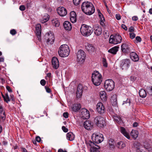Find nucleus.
I'll return each mask as SVG.
<instances>
[{"label":"nucleus","mask_w":152,"mask_h":152,"mask_svg":"<svg viewBox=\"0 0 152 152\" xmlns=\"http://www.w3.org/2000/svg\"><path fill=\"white\" fill-rule=\"evenodd\" d=\"M82 11L85 14L90 15L95 12V8L93 4L90 2L85 1L81 6Z\"/></svg>","instance_id":"f257e3e1"},{"label":"nucleus","mask_w":152,"mask_h":152,"mask_svg":"<svg viewBox=\"0 0 152 152\" xmlns=\"http://www.w3.org/2000/svg\"><path fill=\"white\" fill-rule=\"evenodd\" d=\"M102 75L99 72L95 71L92 75V81L94 85H99L102 81Z\"/></svg>","instance_id":"f03ea898"},{"label":"nucleus","mask_w":152,"mask_h":152,"mask_svg":"<svg viewBox=\"0 0 152 152\" xmlns=\"http://www.w3.org/2000/svg\"><path fill=\"white\" fill-rule=\"evenodd\" d=\"M70 50L69 46L66 44L61 45L59 48V56L62 57H67L69 55Z\"/></svg>","instance_id":"7ed1b4c3"},{"label":"nucleus","mask_w":152,"mask_h":152,"mask_svg":"<svg viewBox=\"0 0 152 152\" xmlns=\"http://www.w3.org/2000/svg\"><path fill=\"white\" fill-rule=\"evenodd\" d=\"M80 32L81 34L85 36H88L90 35L93 32L92 28L90 26L83 24L80 28Z\"/></svg>","instance_id":"20e7f679"},{"label":"nucleus","mask_w":152,"mask_h":152,"mask_svg":"<svg viewBox=\"0 0 152 152\" xmlns=\"http://www.w3.org/2000/svg\"><path fill=\"white\" fill-rule=\"evenodd\" d=\"M92 139L96 143H99L103 140V136L99 132L94 133L92 135Z\"/></svg>","instance_id":"39448f33"},{"label":"nucleus","mask_w":152,"mask_h":152,"mask_svg":"<svg viewBox=\"0 0 152 152\" xmlns=\"http://www.w3.org/2000/svg\"><path fill=\"white\" fill-rule=\"evenodd\" d=\"M104 87L107 91H112L114 88V81L111 79L106 80L104 83Z\"/></svg>","instance_id":"423d86ee"},{"label":"nucleus","mask_w":152,"mask_h":152,"mask_svg":"<svg viewBox=\"0 0 152 152\" xmlns=\"http://www.w3.org/2000/svg\"><path fill=\"white\" fill-rule=\"evenodd\" d=\"M77 61L80 64L84 62L86 57V54L82 50H80L77 52Z\"/></svg>","instance_id":"0eeeda50"},{"label":"nucleus","mask_w":152,"mask_h":152,"mask_svg":"<svg viewBox=\"0 0 152 152\" xmlns=\"http://www.w3.org/2000/svg\"><path fill=\"white\" fill-rule=\"evenodd\" d=\"M130 64V61L129 59H123L121 61L120 66L123 70H126L129 67Z\"/></svg>","instance_id":"6e6552de"},{"label":"nucleus","mask_w":152,"mask_h":152,"mask_svg":"<svg viewBox=\"0 0 152 152\" xmlns=\"http://www.w3.org/2000/svg\"><path fill=\"white\" fill-rule=\"evenodd\" d=\"M94 122L96 125L99 127H102L104 124V119L103 117L98 116L96 117L94 119Z\"/></svg>","instance_id":"1a4fd4ad"},{"label":"nucleus","mask_w":152,"mask_h":152,"mask_svg":"<svg viewBox=\"0 0 152 152\" xmlns=\"http://www.w3.org/2000/svg\"><path fill=\"white\" fill-rule=\"evenodd\" d=\"M45 39L48 44H51L54 42L55 38L53 34L50 32L45 34Z\"/></svg>","instance_id":"9d476101"},{"label":"nucleus","mask_w":152,"mask_h":152,"mask_svg":"<svg viewBox=\"0 0 152 152\" xmlns=\"http://www.w3.org/2000/svg\"><path fill=\"white\" fill-rule=\"evenodd\" d=\"M132 48L130 44L127 43L123 44L121 45V50L125 53H129L130 52Z\"/></svg>","instance_id":"9b49d317"},{"label":"nucleus","mask_w":152,"mask_h":152,"mask_svg":"<svg viewBox=\"0 0 152 152\" xmlns=\"http://www.w3.org/2000/svg\"><path fill=\"white\" fill-rule=\"evenodd\" d=\"M96 110L99 114H102L105 111V107L103 104L101 102L97 103L96 105Z\"/></svg>","instance_id":"f8f14e48"},{"label":"nucleus","mask_w":152,"mask_h":152,"mask_svg":"<svg viewBox=\"0 0 152 152\" xmlns=\"http://www.w3.org/2000/svg\"><path fill=\"white\" fill-rule=\"evenodd\" d=\"M85 47L86 50L88 52L92 54L96 51V48L92 44L88 43H86L85 44Z\"/></svg>","instance_id":"ddd939ff"},{"label":"nucleus","mask_w":152,"mask_h":152,"mask_svg":"<svg viewBox=\"0 0 152 152\" xmlns=\"http://www.w3.org/2000/svg\"><path fill=\"white\" fill-rule=\"evenodd\" d=\"M108 143L109 149L112 151L114 150L116 145L114 140L111 138H109L108 140Z\"/></svg>","instance_id":"4468645a"},{"label":"nucleus","mask_w":152,"mask_h":152,"mask_svg":"<svg viewBox=\"0 0 152 152\" xmlns=\"http://www.w3.org/2000/svg\"><path fill=\"white\" fill-rule=\"evenodd\" d=\"M84 127L85 129L88 130H91L93 127V124L89 120L85 121L83 124Z\"/></svg>","instance_id":"2eb2a0df"},{"label":"nucleus","mask_w":152,"mask_h":152,"mask_svg":"<svg viewBox=\"0 0 152 152\" xmlns=\"http://www.w3.org/2000/svg\"><path fill=\"white\" fill-rule=\"evenodd\" d=\"M57 11L58 14L62 17L65 16L67 14L66 10L63 7H58L57 9Z\"/></svg>","instance_id":"dca6fc26"},{"label":"nucleus","mask_w":152,"mask_h":152,"mask_svg":"<svg viewBox=\"0 0 152 152\" xmlns=\"http://www.w3.org/2000/svg\"><path fill=\"white\" fill-rule=\"evenodd\" d=\"M81 115L84 119H88L90 117L89 111L86 109H83L81 110Z\"/></svg>","instance_id":"f3484780"},{"label":"nucleus","mask_w":152,"mask_h":152,"mask_svg":"<svg viewBox=\"0 0 152 152\" xmlns=\"http://www.w3.org/2000/svg\"><path fill=\"white\" fill-rule=\"evenodd\" d=\"M52 64L53 67L54 69H57L59 67V61L56 57H54L53 58L52 60Z\"/></svg>","instance_id":"a211bd4d"},{"label":"nucleus","mask_w":152,"mask_h":152,"mask_svg":"<svg viewBox=\"0 0 152 152\" xmlns=\"http://www.w3.org/2000/svg\"><path fill=\"white\" fill-rule=\"evenodd\" d=\"M83 89V86L81 84H79L78 86L76 92V96L77 98H80L82 96Z\"/></svg>","instance_id":"6ab92c4d"},{"label":"nucleus","mask_w":152,"mask_h":152,"mask_svg":"<svg viewBox=\"0 0 152 152\" xmlns=\"http://www.w3.org/2000/svg\"><path fill=\"white\" fill-rule=\"evenodd\" d=\"M36 34L37 36L38 40L40 39V35L41 34V25L40 24H37L36 26Z\"/></svg>","instance_id":"aec40b11"},{"label":"nucleus","mask_w":152,"mask_h":152,"mask_svg":"<svg viewBox=\"0 0 152 152\" xmlns=\"http://www.w3.org/2000/svg\"><path fill=\"white\" fill-rule=\"evenodd\" d=\"M70 19L71 22L73 23L76 21V14L75 12L72 11L70 13Z\"/></svg>","instance_id":"412c9836"},{"label":"nucleus","mask_w":152,"mask_h":152,"mask_svg":"<svg viewBox=\"0 0 152 152\" xmlns=\"http://www.w3.org/2000/svg\"><path fill=\"white\" fill-rule=\"evenodd\" d=\"M111 101L112 105L114 106H117L118 103L117 99V96L115 94H113L111 96Z\"/></svg>","instance_id":"4be33fe9"},{"label":"nucleus","mask_w":152,"mask_h":152,"mask_svg":"<svg viewBox=\"0 0 152 152\" xmlns=\"http://www.w3.org/2000/svg\"><path fill=\"white\" fill-rule=\"evenodd\" d=\"M63 26L64 29L66 30L70 31L71 29L72 28L71 23L67 21L64 22Z\"/></svg>","instance_id":"5701e85b"},{"label":"nucleus","mask_w":152,"mask_h":152,"mask_svg":"<svg viewBox=\"0 0 152 152\" xmlns=\"http://www.w3.org/2000/svg\"><path fill=\"white\" fill-rule=\"evenodd\" d=\"M120 131L121 133H122L126 138L128 139H130V137L129 133L126 131L124 128L122 127H121L120 128Z\"/></svg>","instance_id":"b1692460"},{"label":"nucleus","mask_w":152,"mask_h":152,"mask_svg":"<svg viewBox=\"0 0 152 152\" xmlns=\"http://www.w3.org/2000/svg\"><path fill=\"white\" fill-rule=\"evenodd\" d=\"M130 57L131 59L134 61H138L139 59L137 54L134 52H132L130 53Z\"/></svg>","instance_id":"393cba45"},{"label":"nucleus","mask_w":152,"mask_h":152,"mask_svg":"<svg viewBox=\"0 0 152 152\" xmlns=\"http://www.w3.org/2000/svg\"><path fill=\"white\" fill-rule=\"evenodd\" d=\"M99 96L102 101H105L106 100L107 96L106 94L104 91H101L99 93Z\"/></svg>","instance_id":"a878e982"},{"label":"nucleus","mask_w":152,"mask_h":152,"mask_svg":"<svg viewBox=\"0 0 152 152\" xmlns=\"http://www.w3.org/2000/svg\"><path fill=\"white\" fill-rule=\"evenodd\" d=\"M94 30H95L94 31V33L97 36L100 35L102 33V28L100 26L95 27Z\"/></svg>","instance_id":"bb28decb"},{"label":"nucleus","mask_w":152,"mask_h":152,"mask_svg":"<svg viewBox=\"0 0 152 152\" xmlns=\"http://www.w3.org/2000/svg\"><path fill=\"white\" fill-rule=\"evenodd\" d=\"M119 48V47L118 46H115L109 50H108V52L112 54H115L118 51Z\"/></svg>","instance_id":"cd10ccee"},{"label":"nucleus","mask_w":152,"mask_h":152,"mask_svg":"<svg viewBox=\"0 0 152 152\" xmlns=\"http://www.w3.org/2000/svg\"><path fill=\"white\" fill-rule=\"evenodd\" d=\"M66 138L67 140L70 141H72L75 137V136L72 132L68 133L66 135Z\"/></svg>","instance_id":"c85d7f7f"},{"label":"nucleus","mask_w":152,"mask_h":152,"mask_svg":"<svg viewBox=\"0 0 152 152\" xmlns=\"http://www.w3.org/2000/svg\"><path fill=\"white\" fill-rule=\"evenodd\" d=\"M81 108V105L80 104H77L73 105L72 107V110L76 112L79 110Z\"/></svg>","instance_id":"c756f323"},{"label":"nucleus","mask_w":152,"mask_h":152,"mask_svg":"<svg viewBox=\"0 0 152 152\" xmlns=\"http://www.w3.org/2000/svg\"><path fill=\"white\" fill-rule=\"evenodd\" d=\"M109 42L110 43L113 44H118V42L116 41L115 36L113 35H111L110 37L109 40Z\"/></svg>","instance_id":"7c9ffc66"},{"label":"nucleus","mask_w":152,"mask_h":152,"mask_svg":"<svg viewBox=\"0 0 152 152\" xmlns=\"http://www.w3.org/2000/svg\"><path fill=\"white\" fill-rule=\"evenodd\" d=\"M130 134L132 138L135 140L138 137V132L137 131L132 130L131 131Z\"/></svg>","instance_id":"2f4dec72"},{"label":"nucleus","mask_w":152,"mask_h":152,"mask_svg":"<svg viewBox=\"0 0 152 152\" xmlns=\"http://www.w3.org/2000/svg\"><path fill=\"white\" fill-rule=\"evenodd\" d=\"M100 147L96 145L92 147L91 146V152H99L98 150L100 148Z\"/></svg>","instance_id":"473e14b6"},{"label":"nucleus","mask_w":152,"mask_h":152,"mask_svg":"<svg viewBox=\"0 0 152 152\" xmlns=\"http://www.w3.org/2000/svg\"><path fill=\"white\" fill-rule=\"evenodd\" d=\"M125 146V144L121 141L118 142L116 145V147L119 149L123 148Z\"/></svg>","instance_id":"72a5a7b5"},{"label":"nucleus","mask_w":152,"mask_h":152,"mask_svg":"<svg viewBox=\"0 0 152 152\" xmlns=\"http://www.w3.org/2000/svg\"><path fill=\"white\" fill-rule=\"evenodd\" d=\"M140 96L142 98L145 97L146 96V91L143 89H141L139 92Z\"/></svg>","instance_id":"f704fd0d"},{"label":"nucleus","mask_w":152,"mask_h":152,"mask_svg":"<svg viewBox=\"0 0 152 152\" xmlns=\"http://www.w3.org/2000/svg\"><path fill=\"white\" fill-rule=\"evenodd\" d=\"M52 22L53 25L55 27H58L60 25V23L58 19L55 18L53 19Z\"/></svg>","instance_id":"c9c22d12"},{"label":"nucleus","mask_w":152,"mask_h":152,"mask_svg":"<svg viewBox=\"0 0 152 152\" xmlns=\"http://www.w3.org/2000/svg\"><path fill=\"white\" fill-rule=\"evenodd\" d=\"M113 118L115 120V121L117 122L118 123H121V118L117 115H113Z\"/></svg>","instance_id":"e433bc0d"},{"label":"nucleus","mask_w":152,"mask_h":152,"mask_svg":"<svg viewBox=\"0 0 152 152\" xmlns=\"http://www.w3.org/2000/svg\"><path fill=\"white\" fill-rule=\"evenodd\" d=\"M114 36L115 39L116 40V41L118 42V44L120 43L122 40V38L121 36L118 34Z\"/></svg>","instance_id":"4c0bfd02"},{"label":"nucleus","mask_w":152,"mask_h":152,"mask_svg":"<svg viewBox=\"0 0 152 152\" xmlns=\"http://www.w3.org/2000/svg\"><path fill=\"white\" fill-rule=\"evenodd\" d=\"M114 36L115 39L116 40V41L118 42V44L120 43L122 40V38L121 36L118 34Z\"/></svg>","instance_id":"58836bf2"},{"label":"nucleus","mask_w":152,"mask_h":152,"mask_svg":"<svg viewBox=\"0 0 152 152\" xmlns=\"http://www.w3.org/2000/svg\"><path fill=\"white\" fill-rule=\"evenodd\" d=\"M145 89L146 91L149 94L152 95V86H147Z\"/></svg>","instance_id":"ea45409f"},{"label":"nucleus","mask_w":152,"mask_h":152,"mask_svg":"<svg viewBox=\"0 0 152 152\" xmlns=\"http://www.w3.org/2000/svg\"><path fill=\"white\" fill-rule=\"evenodd\" d=\"M4 99V100L7 102L8 103L10 101V99L7 94L6 93L5 95H2Z\"/></svg>","instance_id":"a19ab883"},{"label":"nucleus","mask_w":152,"mask_h":152,"mask_svg":"<svg viewBox=\"0 0 152 152\" xmlns=\"http://www.w3.org/2000/svg\"><path fill=\"white\" fill-rule=\"evenodd\" d=\"M102 61L103 66L107 67V63L106 59L103 58H102Z\"/></svg>","instance_id":"79ce46f5"},{"label":"nucleus","mask_w":152,"mask_h":152,"mask_svg":"<svg viewBox=\"0 0 152 152\" xmlns=\"http://www.w3.org/2000/svg\"><path fill=\"white\" fill-rule=\"evenodd\" d=\"M81 0H73L74 4L75 5H77L80 3Z\"/></svg>","instance_id":"37998d69"},{"label":"nucleus","mask_w":152,"mask_h":152,"mask_svg":"<svg viewBox=\"0 0 152 152\" xmlns=\"http://www.w3.org/2000/svg\"><path fill=\"white\" fill-rule=\"evenodd\" d=\"M131 101L130 99H127V100L125 101H124L122 104V105H124V104H128V105H130V104Z\"/></svg>","instance_id":"c03bdc74"},{"label":"nucleus","mask_w":152,"mask_h":152,"mask_svg":"<svg viewBox=\"0 0 152 152\" xmlns=\"http://www.w3.org/2000/svg\"><path fill=\"white\" fill-rule=\"evenodd\" d=\"M108 109V111L110 114H111L112 115H114L113 114L114 113L112 108L111 107H109Z\"/></svg>","instance_id":"a18cd8bd"},{"label":"nucleus","mask_w":152,"mask_h":152,"mask_svg":"<svg viewBox=\"0 0 152 152\" xmlns=\"http://www.w3.org/2000/svg\"><path fill=\"white\" fill-rule=\"evenodd\" d=\"M10 33L11 34L14 35L16 34V31L15 29H13L10 31Z\"/></svg>","instance_id":"49530a36"},{"label":"nucleus","mask_w":152,"mask_h":152,"mask_svg":"<svg viewBox=\"0 0 152 152\" xmlns=\"http://www.w3.org/2000/svg\"><path fill=\"white\" fill-rule=\"evenodd\" d=\"M49 20V18L48 17V16L46 18H44V17L43 18V20H42V21H41L42 23H45L47 21H48Z\"/></svg>","instance_id":"de8ad7c7"},{"label":"nucleus","mask_w":152,"mask_h":152,"mask_svg":"<svg viewBox=\"0 0 152 152\" xmlns=\"http://www.w3.org/2000/svg\"><path fill=\"white\" fill-rule=\"evenodd\" d=\"M130 37L131 39H134L135 37V34L133 33L129 34Z\"/></svg>","instance_id":"09e8293b"},{"label":"nucleus","mask_w":152,"mask_h":152,"mask_svg":"<svg viewBox=\"0 0 152 152\" xmlns=\"http://www.w3.org/2000/svg\"><path fill=\"white\" fill-rule=\"evenodd\" d=\"M25 7L23 5H21L20 6L19 9L22 11H24L25 10Z\"/></svg>","instance_id":"8fccbe9b"},{"label":"nucleus","mask_w":152,"mask_h":152,"mask_svg":"<svg viewBox=\"0 0 152 152\" xmlns=\"http://www.w3.org/2000/svg\"><path fill=\"white\" fill-rule=\"evenodd\" d=\"M42 86H44L46 84V81L44 79L42 80L40 82Z\"/></svg>","instance_id":"3c124183"},{"label":"nucleus","mask_w":152,"mask_h":152,"mask_svg":"<svg viewBox=\"0 0 152 152\" xmlns=\"http://www.w3.org/2000/svg\"><path fill=\"white\" fill-rule=\"evenodd\" d=\"M48 11L50 12L51 11V9L47 5H45L44 7Z\"/></svg>","instance_id":"603ef678"},{"label":"nucleus","mask_w":152,"mask_h":152,"mask_svg":"<svg viewBox=\"0 0 152 152\" xmlns=\"http://www.w3.org/2000/svg\"><path fill=\"white\" fill-rule=\"evenodd\" d=\"M62 129L63 131L65 132H66L68 131V129L64 126H63L62 127Z\"/></svg>","instance_id":"864d4df0"},{"label":"nucleus","mask_w":152,"mask_h":152,"mask_svg":"<svg viewBox=\"0 0 152 152\" xmlns=\"http://www.w3.org/2000/svg\"><path fill=\"white\" fill-rule=\"evenodd\" d=\"M136 40L138 42H140L141 41L142 39L139 36H137L136 37Z\"/></svg>","instance_id":"5fc2aeb1"},{"label":"nucleus","mask_w":152,"mask_h":152,"mask_svg":"<svg viewBox=\"0 0 152 152\" xmlns=\"http://www.w3.org/2000/svg\"><path fill=\"white\" fill-rule=\"evenodd\" d=\"M63 115L64 117L65 118H67L68 117L69 114L67 112L64 113Z\"/></svg>","instance_id":"6e6d98bb"},{"label":"nucleus","mask_w":152,"mask_h":152,"mask_svg":"<svg viewBox=\"0 0 152 152\" xmlns=\"http://www.w3.org/2000/svg\"><path fill=\"white\" fill-rule=\"evenodd\" d=\"M45 89L47 92L50 93L51 92V90L49 88L47 87V86H46L45 87Z\"/></svg>","instance_id":"4d7b16f0"},{"label":"nucleus","mask_w":152,"mask_h":152,"mask_svg":"<svg viewBox=\"0 0 152 152\" xmlns=\"http://www.w3.org/2000/svg\"><path fill=\"white\" fill-rule=\"evenodd\" d=\"M6 88L7 91L10 92H12V90L10 87L9 86H7Z\"/></svg>","instance_id":"13d9d810"},{"label":"nucleus","mask_w":152,"mask_h":152,"mask_svg":"<svg viewBox=\"0 0 152 152\" xmlns=\"http://www.w3.org/2000/svg\"><path fill=\"white\" fill-rule=\"evenodd\" d=\"M138 19V17L136 16H135L132 17V20L134 21H136Z\"/></svg>","instance_id":"bf43d9fd"},{"label":"nucleus","mask_w":152,"mask_h":152,"mask_svg":"<svg viewBox=\"0 0 152 152\" xmlns=\"http://www.w3.org/2000/svg\"><path fill=\"white\" fill-rule=\"evenodd\" d=\"M115 17L116 19L118 20H120L121 18V17L119 14H117L115 15Z\"/></svg>","instance_id":"052dcab7"},{"label":"nucleus","mask_w":152,"mask_h":152,"mask_svg":"<svg viewBox=\"0 0 152 152\" xmlns=\"http://www.w3.org/2000/svg\"><path fill=\"white\" fill-rule=\"evenodd\" d=\"M3 113L4 115V112H3V109L2 106L0 105V113Z\"/></svg>","instance_id":"680f3d73"},{"label":"nucleus","mask_w":152,"mask_h":152,"mask_svg":"<svg viewBox=\"0 0 152 152\" xmlns=\"http://www.w3.org/2000/svg\"><path fill=\"white\" fill-rule=\"evenodd\" d=\"M36 140L37 142H39L41 141V139L39 136H37L36 138Z\"/></svg>","instance_id":"e2e57ef3"},{"label":"nucleus","mask_w":152,"mask_h":152,"mask_svg":"<svg viewBox=\"0 0 152 152\" xmlns=\"http://www.w3.org/2000/svg\"><path fill=\"white\" fill-rule=\"evenodd\" d=\"M121 27L125 30H127V27L124 24H122L121 25Z\"/></svg>","instance_id":"0e129e2a"},{"label":"nucleus","mask_w":152,"mask_h":152,"mask_svg":"<svg viewBox=\"0 0 152 152\" xmlns=\"http://www.w3.org/2000/svg\"><path fill=\"white\" fill-rule=\"evenodd\" d=\"M21 149V151H22V152H28L27 151L25 148H22Z\"/></svg>","instance_id":"69168bd1"},{"label":"nucleus","mask_w":152,"mask_h":152,"mask_svg":"<svg viewBox=\"0 0 152 152\" xmlns=\"http://www.w3.org/2000/svg\"><path fill=\"white\" fill-rule=\"evenodd\" d=\"M134 31V28L133 27H131L129 29V31L130 32H132Z\"/></svg>","instance_id":"338daca9"},{"label":"nucleus","mask_w":152,"mask_h":152,"mask_svg":"<svg viewBox=\"0 0 152 152\" xmlns=\"http://www.w3.org/2000/svg\"><path fill=\"white\" fill-rule=\"evenodd\" d=\"M58 152H67L66 151L63 150L62 149H59L58 151Z\"/></svg>","instance_id":"774afa93"}]
</instances>
